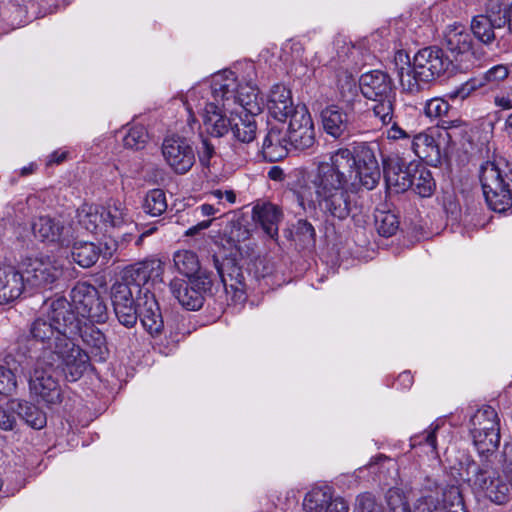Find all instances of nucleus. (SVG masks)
<instances>
[{
	"mask_svg": "<svg viewBox=\"0 0 512 512\" xmlns=\"http://www.w3.org/2000/svg\"><path fill=\"white\" fill-rule=\"evenodd\" d=\"M359 174L349 148H339L330 154L329 161L319 162L310 183L327 218L343 221L359 212L355 196L361 187Z\"/></svg>",
	"mask_w": 512,
	"mask_h": 512,
	"instance_id": "nucleus-1",
	"label": "nucleus"
},
{
	"mask_svg": "<svg viewBox=\"0 0 512 512\" xmlns=\"http://www.w3.org/2000/svg\"><path fill=\"white\" fill-rule=\"evenodd\" d=\"M163 273L159 260H145L127 266L119 281L111 287V301L118 321L127 328H132L138 320V300L149 288V281L160 278Z\"/></svg>",
	"mask_w": 512,
	"mask_h": 512,
	"instance_id": "nucleus-2",
	"label": "nucleus"
},
{
	"mask_svg": "<svg viewBox=\"0 0 512 512\" xmlns=\"http://www.w3.org/2000/svg\"><path fill=\"white\" fill-rule=\"evenodd\" d=\"M395 61L405 62L406 67L398 70L400 85L405 92L416 94L421 92L427 84L447 72L455 71L454 61L445 55L438 46H429L419 50L413 62L404 51H398Z\"/></svg>",
	"mask_w": 512,
	"mask_h": 512,
	"instance_id": "nucleus-3",
	"label": "nucleus"
},
{
	"mask_svg": "<svg viewBox=\"0 0 512 512\" xmlns=\"http://www.w3.org/2000/svg\"><path fill=\"white\" fill-rule=\"evenodd\" d=\"M479 178L492 210L504 212L512 206V164L487 161L480 168Z\"/></svg>",
	"mask_w": 512,
	"mask_h": 512,
	"instance_id": "nucleus-4",
	"label": "nucleus"
},
{
	"mask_svg": "<svg viewBox=\"0 0 512 512\" xmlns=\"http://www.w3.org/2000/svg\"><path fill=\"white\" fill-rule=\"evenodd\" d=\"M42 314L47 316L67 339H74L81 331L83 319L79 316L76 305L62 295L47 298L40 307Z\"/></svg>",
	"mask_w": 512,
	"mask_h": 512,
	"instance_id": "nucleus-5",
	"label": "nucleus"
},
{
	"mask_svg": "<svg viewBox=\"0 0 512 512\" xmlns=\"http://www.w3.org/2000/svg\"><path fill=\"white\" fill-rule=\"evenodd\" d=\"M214 279L211 276L173 279L169 284V290L179 304L189 311H197L202 308L207 296L213 295Z\"/></svg>",
	"mask_w": 512,
	"mask_h": 512,
	"instance_id": "nucleus-6",
	"label": "nucleus"
},
{
	"mask_svg": "<svg viewBox=\"0 0 512 512\" xmlns=\"http://www.w3.org/2000/svg\"><path fill=\"white\" fill-rule=\"evenodd\" d=\"M466 480L470 486L492 502L502 505L501 477L493 467L490 458H483L481 462L471 461L465 469Z\"/></svg>",
	"mask_w": 512,
	"mask_h": 512,
	"instance_id": "nucleus-7",
	"label": "nucleus"
},
{
	"mask_svg": "<svg viewBox=\"0 0 512 512\" xmlns=\"http://www.w3.org/2000/svg\"><path fill=\"white\" fill-rule=\"evenodd\" d=\"M51 320L42 314L39 310V315L31 322L29 326V337L35 343L39 344L40 354L36 356L38 365H44L45 362H51L55 359V352L60 348V344H64L68 339L61 333Z\"/></svg>",
	"mask_w": 512,
	"mask_h": 512,
	"instance_id": "nucleus-8",
	"label": "nucleus"
},
{
	"mask_svg": "<svg viewBox=\"0 0 512 512\" xmlns=\"http://www.w3.org/2000/svg\"><path fill=\"white\" fill-rule=\"evenodd\" d=\"M444 44L452 56L455 69L459 71L470 68L471 57L480 60L484 55L481 47H474L470 33L461 25L448 27L444 35Z\"/></svg>",
	"mask_w": 512,
	"mask_h": 512,
	"instance_id": "nucleus-9",
	"label": "nucleus"
},
{
	"mask_svg": "<svg viewBox=\"0 0 512 512\" xmlns=\"http://www.w3.org/2000/svg\"><path fill=\"white\" fill-rule=\"evenodd\" d=\"M71 298L79 316L90 323H104L108 319V308L98 289L86 282L78 283L71 290Z\"/></svg>",
	"mask_w": 512,
	"mask_h": 512,
	"instance_id": "nucleus-10",
	"label": "nucleus"
},
{
	"mask_svg": "<svg viewBox=\"0 0 512 512\" xmlns=\"http://www.w3.org/2000/svg\"><path fill=\"white\" fill-rule=\"evenodd\" d=\"M55 356L53 361L45 362L44 365L46 367L62 366L65 377L70 382L79 380L90 367V355L76 345L73 339L60 344Z\"/></svg>",
	"mask_w": 512,
	"mask_h": 512,
	"instance_id": "nucleus-11",
	"label": "nucleus"
},
{
	"mask_svg": "<svg viewBox=\"0 0 512 512\" xmlns=\"http://www.w3.org/2000/svg\"><path fill=\"white\" fill-rule=\"evenodd\" d=\"M378 144L375 142L354 143L351 154L355 159L357 172H361L360 185L368 190L376 187L380 180V168L376 158Z\"/></svg>",
	"mask_w": 512,
	"mask_h": 512,
	"instance_id": "nucleus-12",
	"label": "nucleus"
},
{
	"mask_svg": "<svg viewBox=\"0 0 512 512\" xmlns=\"http://www.w3.org/2000/svg\"><path fill=\"white\" fill-rule=\"evenodd\" d=\"M212 260L225 292L233 293L234 298L241 300L246 290V277L241 265L242 259H238L235 255L220 257L215 254Z\"/></svg>",
	"mask_w": 512,
	"mask_h": 512,
	"instance_id": "nucleus-13",
	"label": "nucleus"
},
{
	"mask_svg": "<svg viewBox=\"0 0 512 512\" xmlns=\"http://www.w3.org/2000/svg\"><path fill=\"white\" fill-rule=\"evenodd\" d=\"M289 145L295 150L304 151L316 142L314 123L305 105H296L294 114L289 118L287 128Z\"/></svg>",
	"mask_w": 512,
	"mask_h": 512,
	"instance_id": "nucleus-14",
	"label": "nucleus"
},
{
	"mask_svg": "<svg viewBox=\"0 0 512 512\" xmlns=\"http://www.w3.org/2000/svg\"><path fill=\"white\" fill-rule=\"evenodd\" d=\"M162 155L177 174L187 173L195 163V153L190 141L179 135L167 136L162 143Z\"/></svg>",
	"mask_w": 512,
	"mask_h": 512,
	"instance_id": "nucleus-15",
	"label": "nucleus"
},
{
	"mask_svg": "<svg viewBox=\"0 0 512 512\" xmlns=\"http://www.w3.org/2000/svg\"><path fill=\"white\" fill-rule=\"evenodd\" d=\"M36 368L29 380L32 395L47 405H56L62 402V389L56 377L54 367L43 368L36 363Z\"/></svg>",
	"mask_w": 512,
	"mask_h": 512,
	"instance_id": "nucleus-16",
	"label": "nucleus"
},
{
	"mask_svg": "<svg viewBox=\"0 0 512 512\" xmlns=\"http://www.w3.org/2000/svg\"><path fill=\"white\" fill-rule=\"evenodd\" d=\"M416 171V162H407L397 154H391L383 158V173L386 185L396 193L405 192L413 186V173Z\"/></svg>",
	"mask_w": 512,
	"mask_h": 512,
	"instance_id": "nucleus-17",
	"label": "nucleus"
},
{
	"mask_svg": "<svg viewBox=\"0 0 512 512\" xmlns=\"http://www.w3.org/2000/svg\"><path fill=\"white\" fill-rule=\"evenodd\" d=\"M62 275V269L51 261L31 260L22 273L26 289L51 288Z\"/></svg>",
	"mask_w": 512,
	"mask_h": 512,
	"instance_id": "nucleus-18",
	"label": "nucleus"
},
{
	"mask_svg": "<svg viewBox=\"0 0 512 512\" xmlns=\"http://www.w3.org/2000/svg\"><path fill=\"white\" fill-rule=\"evenodd\" d=\"M359 88L368 100H379L396 95L392 78L381 70L364 73L359 79Z\"/></svg>",
	"mask_w": 512,
	"mask_h": 512,
	"instance_id": "nucleus-19",
	"label": "nucleus"
},
{
	"mask_svg": "<svg viewBox=\"0 0 512 512\" xmlns=\"http://www.w3.org/2000/svg\"><path fill=\"white\" fill-rule=\"evenodd\" d=\"M138 318L145 330L156 337L164 331V319L161 313L159 303L155 295L150 290L144 291V296L138 300V309L136 310Z\"/></svg>",
	"mask_w": 512,
	"mask_h": 512,
	"instance_id": "nucleus-20",
	"label": "nucleus"
},
{
	"mask_svg": "<svg viewBox=\"0 0 512 512\" xmlns=\"http://www.w3.org/2000/svg\"><path fill=\"white\" fill-rule=\"evenodd\" d=\"M32 229L35 237L42 241L57 243L60 246H69L71 243L70 229L49 216L38 218Z\"/></svg>",
	"mask_w": 512,
	"mask_h": 512,
	"instance_id": "nucleus-21",
	"label": "nucleus"
},
{
	"mask_svg": "<svg viewBox=\"0 0 512 512\" xmlns=\"http://www.w3.org/2000/svg\"><path fill=\"white\" fill-rule=\"evenodd\" d=\"M228 108L226 104L221 105L215 102H209L205 106L204 124L207 127V131L214 137H223L227 133L231 132L232 120L234 119L235 113L231 112L230 116H227Z\"/></svg>",
	"mask_w": 512,
	"mask_h": 512,
	"instance_id": "nucleus-22",
	"label": "nucleus"
},
{
	"mask_svg": "<svg viewBox=\"0 0 512 512\" xmlns=\"http://www.w3.org/2000/svg\"><path fill=\"white\" fill-rule=\"evenodd\" d=\"M25 290L22 273L14 266L0 264V304L18 299Z\"/></svg>",
	"mask_w": 512,
	"mask_h": 512,
	"instance_id": "nucleus-23",
	"label": "nucleus"
},
{
	"mask_svg": "<svg viewBox=\"0 0 512 512\" xmlns=\"http://www.w3.org/2000/svg\"><path fill=\"white\" fill-rule=\"evenodd\" d=\"M267 107L270 114L279 121L292 117L296 105L293 104L291 91L284 85H274L268 95Z\"/></svg>",
	"mask_w": 512,
	"mask_h": 512,
	"instance_id": "nucleus-24",
	"label": "nucleus"
},
{
	"mask_svg": "<svg viewBox=\"0 0 512 512\" xmlns=\"http://www.w3.org/2000/svg\"><path fill=\"white\" fill-rule=\"evenodd\" d=\"M77 336L81 337L83 344L88 349L87 353L90 357L100 362L106 361L109 355V349L106 337L99 328L84 320L81 325V331Z\"/></svg>",
	"mask_w": 512,
	"mask_h": 512,
	"instance_id": "nucleus-25",
	"label": "nucleus"
},
{
	"mask_svg": "<svg viewBox=\"0 0 512 512\" xmlns=\"http://www.w3.org/2000/svg\"><path fill=\"white\" fill-rule=\"evenodd\" d=\"M239 84L235 73L230 70H224L214 74L211 81V94L214 102L221 105H229L228 102L234 100Z\"/></svg>",
	"mask_w": 512,
	"mask_h": 512,
	"instance_id": "nucleus-26",
	"label": "nucleus"
},
{
	"mask_svg": "<svg viewBox=\"0 0 512 512\" xmlns=\"http://www.w3.org/2000/svg\"><path fill=\"white\" fill-rule=\"evenodd\" d=\"M323 128L336 139H346L350 135L349 126L354 121L347 117L336 105L325 108L322 113Z\"/></svg>",
	"mask_w": 512,
	"mask_h": 512,
	"instance_id": "nucleus-27",
	"label": "nucleus"
},
{
	"mask_svg": "<svg viewBox=\"0 0 512 512\" xmlns=\"http://www.w3.org/2000/svg\"><path fill=\"white\" fill-rule=\"evenodd\" d=\"M288 145L287 133L283 134V128L272 126L262 143L263 157L269 162L279 161L288 154Z\"/></svg>",
	"mask_w": 512,
	"mask_h": 512,
	"instance_id": "nucleus-28",
	"label": "nucleus"
},
{
	"mask_svg": "<svg viewBox=\"0 0 512 512\" xmlns=\"http://www.w3.org/2000/svg\"><path fill=\"white\" fill-rule=\"evenodd\" d=\"M498 22L497 11L491 10L486 15L474 16L470 28L474 37L482 44L488 46L496 40L495 31L501 29V26H498Z\"/></svg>",
	"mask_w": 512,
	"mask_h": 512,
	"instance_id": "nucleus-29",
	"label": "nucleus"
},
{
	"mask_svg": "<svg viewBox=\"0 0 512 512\" xmlns=\"http://www.w3.org/2000/svg\"><path fill=\"white\" fill-rule=\"evenodd\" d=\"M9 409L34 429H42L47 423L46 414L36 405L24 400L11 399Z\"/></svg>",
	"mask_w": 512,
	"mask_h": 512,
	"instance_id": "nucleus-30",
	"label": "nucleus"
},
{
	"mask_svg": "<svg viewBox=\"0 0 512 512\" xmlns=\"http://www.w3.org/2000/svg\"><path fill=\"white\" fill-rule=\"evenodd\" d=\"M412 150L430 166L437 167L441 164L440 148L435 139L426 133H419L413 137Z\"/></svg>",
	"mask_w": 512,
	"mask_h": 512,
	"instance_id": "nucleus-31",
	"label": "nucleus"
},
{
	"mask_svg": "<svg viewBox=\"0 0 512 512\" xmlns=\"http://www.w3.org/2000/svg\"><path fill=\"white\" fill-rule=\"evenodd\" d=\"M253 218L256 219L271 238L278 234V224L282 219L281 209L272 203H263L253 208Z\"/></svg>",
	"mask_w": 512,
	"mask_h": 512,
	"instance_id": "nucleus-32",
	"label": "nucleus"
},
{
	"mask_svg": "<svg viewBox=\"0 0 512 512\" xmlns=\"http://www.w3.org/2000/svg\"><path fill=\"white\" fill-rule=\"evenodd\" d=\"M173 262L177 271L187 278L200 277L203 274L213 277L212 272L201 268L198 256L193 251L180 250L175 252Z\"/></svg>",
	"mask_w": 512,
	"mask_h": 512,
	"instance_id": "nucleus-33",
	"label": "nucleus"
},
{
	"mask_svg": "<svg viewBox=\"0 0 512 512\" xmlns=\"http://www.w3.org/2000/svg\"><path fill=\"white\" fill-rule=\"evenodd\" d=\"M256 114L249 112H237L232 120L231 133L234 138L242 143L252 142L257 133Z\"/></svg>",
	"mask_w": 512,
	"mask_h": 512,
	"instance_id": "nucleus-34",
	"label": "nucleus"
},
{
	"mask_svg": "<svg viewBox=\"0 0 512 512\" xmlns=\"http://www.w3.org/2000/svg\"><path fill=\"white\" fill-rule=\"evenodd\" d=\"M102 225L106 228L121 229L125 225L133 224L128 211L120 202L101 206Z\"/></svg>",
	"mask_w": 512,
	"mask_h": 512,
	"instance_id": "nucleus-35",
	"label": "nucleus"
},
{
	"mask_svg": "<svg viewBox=\"0 0 512 512\" xmlns=\"http://www.w3.org/2000/svg\"><path fill=\"white\" fill-rule=\"evenodd\" d=\"M497 458L503 475L501 488L505 504L512 498V444L505 443Z\"/></svg>",
	"mask_w": 512,
	"mask_h": 512,
	"instance_id": "nucleus-36",
	"label": "nucleus"
},
{
	"mask_svg": "<svg viewBox=\"0 0 512 512\" xmlns=\"http://www.w3.org/2000/svg\"><path fill=\"white\" fill-rule=\"evenodd\" d=\"M239 103L242 112L259 114L262 110L263 100L259 96V90L249 84L239 85L233 103Z\"/></svg>",
	"mask_w": 512,
	"mask_h": 512,
	"instance_id": "nucleus-37",
	"label": "nucleus"
},
{
	"mask_svg": "<svg viewBox=\"0 0 512 512\" xmlns=\"http://www.w3.org/2000/svg\"><path fill=\"white\" fill-rule=\"evenodd\" d=\"M486 431L494 434H500V419L494 408L485 406L473 415L471 418V429Z\"/></svg>",
	"mask_w": 512,
	"mask_h": 512,
	"instance_id": "nucleus-38",
	"label": "nucleus"
},
{
	"mask_svg": "<svg viewBox=\"0 0 512 512\" xmlns=\"http://www.w3.org/2000/svg\"><path fill=\"white\" fill-rule=\"evenodd\" d=\"M101 255L100 246L92 242H76L72 248L73 260L83 268L92 267Z\"/></svg>",
	"mask_w": 512,
	"mask_h": 512,
	"instance_id": "nucleus-39",
	"label": "nucleus"
},
{
	"mask_svg": "<svg viewBox=\"0 0 512 512\" xmlns=\"http://www.w3.org/2000/svg\"><path fill=\"white\" fill-rule=\"evenodd\" d=\"M473 443L482 458H490L500 444L501 434L486 431L470 430Z\"/></svg>",
	"mask_w": 512,
	"mask_h": 512,
	"instance_id": "nucleus-40",
	"label": "nucleus"
},
{
	"mask_svg": "<svg viewBox=\"0 0 512 512\" xmlns=\"http://www.w3.org/2000/svg\"><path fill=\"white\" fill-rule=\"evenodd\" d=\"M411 188L421 197H430L436 188L431 171L417 163V171L413 173Z\"/></svg>",
	"mask_w": 512,
	"mask_h": 512,
	"instance_id": "nucleus-41",
	"label": "nucleus"
},
{
	"mask_svg": "<svg viewBox=\"0 0 512 512\" xmlns=\"http://www.w3.org/2000/svg\"><path fill=\"white\" fill-rule=\"evenodd\" d=\"M79 224L89 232H95L102 224L101 206L94 204H83L77 210Z\"/></svg>",
	"mask_w": 512,
	"mask_h": 512,
	"instance_id": "nucleus-42",
	"label": "nucleus"
},
{
	"mask_svg": "<svg viewBox=\"0 0 512 512\" xmlns=\"http://www.w3.org/2000/svg\"><path fill=\"white\" fill-rule=\"evenodd\" d=\"M330 500L331 492L328 488H314L306 494L303 507L307 512H325Z\"/></svg>",
	"mask_w": 512,
	"mask_h": 512,
	"instance_id": "nucleus-43",
	"label": "nucleus"
},
{
	"mask_svg": "<svg viewBox=\"0 0 512 512\" xmlns=\"http://www.w3.org/2000/svg\"><path fill=\"white\" fill-rule=\"evenodd\" d=\"M399 218L391 211L377 210L375 214V226L377 232L383 237H391L399 229Z\"/></svg>",
	"mask_w": 512,
	"mask_h": 512,
	"instance_id": "nucleus-44",
	"label": "nucleus"
},
{
	"mask_svg": "<svg viewBox=\"0 0 512 512\" xmlns=\"http://www.w3.org/2000/svg\"><path fill=\"white\" fill-rule=\"evenodd\" d=\"M143 208L151 216H160L167 210L165 192L162 189H152L145 197Z\"/></svg>",
	"mask_w": 512,
	"mask_h": 512,
	"instance_id": "nucleus-45",
	"label": "nucleus"
},
{
	"mask_svg": "<svg viewBox=\"0 0 512 512\" xmlns=\"http://www.w3.org/2000/svg\"><path fill=\"white\" fill-rule=\"evenodd\" d=\"M497 15L499 19L498 26H501V29L506 27L508 35L512 37V3L499 8ZM497 46L501 49L509 50L512 48V41L505 36H500L497 40Z\"/></svg>",
	"mask_w": 512,
	"mask_h": 512,
	"instance_id": "nucleus-46",
	"label": "nucleus"
},
{
	"mask_svg": "<svg viewBox=\"0 0 512 512\" xmlns=\"http://www.w3.org/2000/svg\"><path fill=\"white\" fill-rule=\"evenodd\" d=\"M395 96L387 98H380L379 100H372L375 104L372 107V111L375 117L379 118L383 125H389L392 123L394 115V103Z\"/></svg>",
	"mask_w": 512,
	"mask_h": 512,
	"instance_id": "nucleus-47",
	"label": "nucleus"
},
{
	"mask_svg": "<svg viewBox=\"0 0 512 512\" xmlns=\"http://www.w3.org/2000/svg\"><path fill=\"white\" fill-rule=\"evenodd\" d=\"M444 512H467L458 487L452 486L443 491Z\"/></svg>",
	"mask_w": 512,
	"mask_h": 512,
	"instance_id": "nucleus-48",
	"label": "nucleus"
},
{
	"mask_svg": "<svg viewBox=\"0 0 512 512\" xmlns=\"http://www.w3.org/2000/svg\"><path fill=\"white\" fill-rule=\"evenodd\" d=\"M382 502L371 492H364L357 496L355 512H385Z\"/></svg>",
	"mask_w": 512,
	"mask_h": 512,
	"instance_id": "nucleus-49",
	"label": "nucleus"
},
{
	"mask_svg": "<svg viewBox=\"0 0 512 512\" xmlns=\"http://www.w3.org/2000/svg\"><path fill=\"white\" fill-rule=\"evenodd\" d=\"M148 140V133L144 126L136 125L129 129L123 138V144L126 148L142 149Z\"/></svg>",
	"mask_w": 512,
	"mask_h": 512,
	"instance_id": "nucleus-50",
	"label": "nucleus"
},
{
	"mask_svg": "<svg viewBox=\"0 0 512 512\" xmlns=\"http://www.w3.org/2000/svg\"><path fill=\"white\" fill-rule=\"evenodd\" d=\"M386 502L390 512H411L409 502L400 489L390 488L386 493Z\"/></svg>",
	"mask_w": 512,
	"mask_h": 512,
	"instance_id": "nucleus-51",
	"label": "nucleus"
},
{
	"mask_svg": "<svg viewBox=\"0 0 512 512\" xmlns=\"http://www.w3.org/2000/svg\"><path fill=\"white\" fill-rule=\"evenodd\" d=\"M295 237L303 246H309L315 243L316 232L310 222L300 219L295 225Z\"/></svg>",
	"mask_w": 512,
	"mask_h": 512,
	"instance_id": "nucleus-52",
	"label": "nucleus"
},
{
	"mask_svg": "<svg viewBox=\"0 0 512 512\" xmlns=\"http://www.w3.org/2000/svg\"><path fill=\"white\" fill-rule=\"evenodd\" d=\"M17 387L15 374L9 368L0 366V394L10 395Z\"/></svg>",
	"mask_w": 512,
	"mask_h": 512,
	"instance_id": "nucleus-53",
	"label": "nucleus"
},
{
	"mask_svg": "<svg viewBox=\"0 0 512 512\" xmlns=\"http://www.w3.org/2000/svg\"><path fill=\"white\" fill-rule=\"evenodd\" d=\"M450 109V105L442 98H433L425 105V114L430 118H441L445 116Z\"/></svg>",
	"mask_w": 512,
	"mask_h": 512,
	"instance_id": "nucleus-54",
	"label": "nucleus"
},
{
	"mask_svg": "<svg viewBox=\"0 0 512 512\" xmlns=\"http://www.w3.org/2000/svg\"><path fill=\"white\" fill-rule=\"evenodd\" d=\"M359 89L352 75L344 74L338 79L339 98H350L352 95L359 94Z\"/></svg>",
	"mask_w": 512,
	"mask_h": 512,
	"instance_id": "nucleus-55",
	"label": "nucleus"
},
{
	"mask_svg": "<svg viewBox=\"0 0 512 512\" xmlns=\"http://www.w3.org/2000/svg\"><path fill=\"white\" fill-rule=\"evenodd\" d=\"M418 509L422 512H433L438 509L443 510V497L440 498L438 493H429L422 496L419 500Z\"/></svg>",
	"mask_w": 512,
	"mask_h": 512,
	"instance_id": "nucleus-56",
	"label": "nucleus"
},
{
	"mask_svg": "<svg viewBox=\"0 0 512 512\" xmlns=\"http://www.w3.org/2000/svg\"><path fill=\"white\" fill-rule=\"evenodd\" d=\"M483 85H484V82L482 80L471 79V80L465 82L464 84H462L461 86H459L458 88H456L455 90L451 91L449 93V97L451 99L460 98L461 100H464L468 96H470V94L473 91H475L477 88H479Z\"/></svg>",
	"mask_w": 512,
	"mask_h": 512,
	"instance_id": "nucleus-57",
	"label": "nucleus"
},
{
	"mask_svg": "<svg viewBox=\"0 0 512 512\" xmlns=\"http://www.w3.org/2000/svg\"><path fill=\"white\" fill-rule=\"evenodd\" d=\"M361 104L359 94L352 95L350 98H339L338 108L352 120H355L357 107Z\"/></svg>",
	"mask_w": 512,
	"mask_h": 512,
	"instance_id": "nucleus-58",
	"label": "nucleus"
},
{
	"mask_svg": "<svg viewBox=\"0 0 512 512\" xmlns=\"http://www.w3.org/2000/svg\"><path fill=\"white\" fill-rule=\"evenodd\" d=\"M509 75V68L506 65L499 64L490 68L484 74V81L488 83H498L506 79Z\"/></svg>",
	"mask_w": 512,
	"mask_h": 512,
	"instance_id": "nucleus-59",
	"label": "nucleus"
},
{
	"mask_svg": "<svg viewBox=\"0 0 512 512\" xmlns=\"http://www.w3.org/2000/svg\"><path fill=\"white\" fill-rule=\"evenodd\" d=\"M214 145L210 142L207 137H202L201 144L198 147V157L202 165L208 166L209 161L214 155Z\"/></svg>",
	"mask_w": 512,
	"mask_h": 512,
	"instance_id": "nucleus-60",
	"label": "nucleus"
},
{
	"mask_svg": "<svg viewBox=\"0 0 512 512\" xmlns=\"http://www.w3.org/2000/svg\"><path fill=\"white\" fill-rule=\"evenodd\" d=\"M16 426V418L3 407L0 406V429L3 431H12Z\"/></svg>",
	"mask_w": 512,
	"mask_h": 512,
	"instance_id": "nucleus-61",
	"label": "nucleus"
},
{
	"mask_svg": "<svg viewBox=\"0 0 512 512\" xmlns=\"http://www.w3.org/2000/svg\"><path fill=\"white\" fill-rule=\"evenodd\" d=\"M349 507L347 502L343 498L331 497L330 502L327 504L325 512H348Z\"/></svg>",
	"mask_w": 512,
	"mask_h": 512,
	"instance_id": "nucleus-62",
	"label": "nucleus"
},
{
	"mask_svg": "<svg viewBox=\"0 0 512 512\" xmlns=\"http://www.w3.org/2000/svg\"><path fill=\"white\" fill-rule=\"evenodd\" d=\"M462 124V121L460 119H455V120H448V119H444V118H440L437 126L443 130H445V134L446 136L451 139L452 138V135L451 133L449 132V130H452L454 128H458L460 127Z\"/></svg>",
	"mask_w": 512,
	"mask_h": 512,
	"instance_id": "nucleus-63",
	"label": "nucleus"
},
{
	"mask_svg": "<svg viewBox=\"0 0 512 512\" xmlns=\"http://www.w3.org/2000/svg\"><path fill=\"white\" fill-rule=\"evenodd\" d=\"M410 135L397 125L393 123L392 126L387 130V138L392 140H398L402 138H409Z\"/></svg>",
	"mask_w": 512,
	"mask_h": 512,
	"instance_id": "nucleus-64",
	"label": "nucleus"
}]
</instances>
